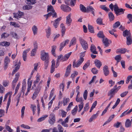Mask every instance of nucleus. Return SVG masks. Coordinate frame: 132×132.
Segmentation results:
<instances>
[{
  "label": "nucleus",
  "instance_id": "nucleus-19",
  "mask_svg": "<svg viewBox=\"0 0 132 132\" xmlns=\"http://www.w3.org/2000/svg\"><path fill=\"white\" fill-rule=\"evenodd\" d=\"M112 91L110 90L108 93V95L109 96H110L109 98V100H110L112 98L114 97V95L116 93L114 92H112Z\"/></svg>",
  "mask_w": 132,
  "mask_h": 132
},
{
  "label": "nucleus",
  "instance_id": "nucleus-54",
  "mask_svg": "<svg viewBox=\"0 0 132 132\" xmlns=\"http://www.w3.org/2000/svg\"><path fill=\"white\" fill-rule=\"evenodd\" d=\"M111 69L113 73V76L114 77H117V73L114 70L113 67H112Z\"/></svg>",
  "mask_w": 132,
  "mask_h": 132
},
{
  "label": "nucleus",
  "instance_id": "nucleus-3",
  "mask_svg": "<svg viewBox=\"0 0 132 132\" xmlns=\"http://www.w3.org/2000/svg\"><path fill=\"white\" fill-rule=\"evenodd\" d=\"M114 11L117 16L123 14L125 9L122 8L119 9L117 3H115L114 6Z\"/></svg>",
  "mask_w": 132,
  "mask_h": 132
},
{
  "label": "nucleus",
  "instance_id": "nucleus-52",
  "mask_svg": "<svg viewBox=\"0 0 132 132\" xmlns=\"http://www.w3.org/2000/svg\"><path fill=\"white\" fill-rule=\"evenodd\" d=\"M89 108V103H86L84 108V111H87L88 109Z\"/></svg>",
  "mask_w": 132,
  "mask_h": 132
},
{
  "label": "nucleus",
  "instance_id": "nucleus-1",
  "mask_svg": "<svg viewBox=\"0 0 132 132\" xmlns=\"http://www.w3.org/2000/svg\"><path fill=\"white\" fill-rule=\"evenodd\" d=\"M40 58L43 61H45V65L47 66L48 65L49 57L48 53L45 52L44 51H42L41 52Z\"/></svg>",
  "mask_w": 132,
  "mask_h": 132
},
{
  "label": "nucleus",
  "instance_id": "nucleus-32",
  "mask_svg": "<svg viewBox=\"0 0 132 132\" xmlns=\"http://www.w3.org/2000/svg\"><path fill=\"white\" fill-rule=\"evenodd\" d=\"M48 116L47 115H45L43 116L42 117L39 118L37 120V121L38 122H40L43 120H44Z\"/></svg>",
  "mask_w": 132,
  "mask_h": 132
},
{
  "label": "nucleus",
  "instance_id": "nucleus-50",
  "mask_svg": "<svg viewBox=\"0 0 132 132\" xmlns=\"http://www.w3.org/2000/svg\"><path fill=\"white\" fill-rule=\"evenodd\" d=\"M121 122H117V123H115L113 125V126L116 128L119 127L120 126H121Z\"/></svg>",
  "mask_w": 132,
  "mask_h": 132
},
{
  "label": "nucleus",
  "instance_id": "nucleus-46",
  "mask_svg": "<svg viewBox=\"0 0 132 132\" xmlns=\"http://www.w3.org/2000/svg\"><path fill=\"white\" fill-rule=\"evenodd\" d=\"M97 23L99 25L102 24V19L101 18H98L96 20Z\"/></svg>",
  "mask_w": 132,
  "mask_h": 132
},
{
  "label": "nucleus",
  "instance_id": "nucleus-51",
  "mask_svg": "<svg viewBox=\"0 0 132 132\" xmlns=\"http://www.w3.org/2000/svg\"><path fill=\"white\" fill-rule=\"evenodd\" d=\"M71 67H67V77L70 73L71 71Z\"/></svg>",
  "mask_w": 132,
  "mask_h": 132
},
{
  "label": "nucleus",
  "instance_id": "nucleus-26",
  "mask_svg": "<svg viewBox=\"0 0 132 132\" xmlns=\"http://www.w3.org/2000/svg\"><path fill=\"white\" fill-rule=\"evenodd\" d=\"M131 35L130 32L127 29L123 31V35L124 37H128L129 36V35Z\"/></svg>",
  "mask_w": 132,
  "mask_h": 132
},
{
  "label": "nucleus",
  "instance_id": "nucleus-27",
  "mask_svg": "<svg viewBox=\"0 0 132 132\" xmlns=\"http://www.w3.org/2000/svg\"><path fill=\"white\" fill-rule=\"evenodd\" d=\"M46 36L47 38H49L51 34V28L50 27H48L46 30Z\"/></svg>",
  "mask_w": 132,
  "mask_h": 132
},
{
  "label": "nucleus",
  "instance_id": "nucleus-17",
  "mask_svg": "<svg viewBox=\"0 0 132 132\" xmlns=\"http://www.w3.org/2000/svg\"><path fill=\"white\" fill-rule=\"evenodd\" d=\"M56 47V46L55 45H53L51 47L52 50L51 52L52 54L55 57H57V55L55 53Z\"/></svg>",
  "mask_w": 132,
  "mask_h": 132
},
{
  "label": "nucleus",
  "instance_id": "nucleus-13",
  "mask_svg": "<svg viewBox=\"0 0 132 132\" xmlns=\"http://www.w3.org/2000/svg\"><path fill=\"white\" fill-rule=\"evenodd\" d=\"M96 47L93 44L91 45L90 46V50L91 52H92L93 53L96 54H97L98 53L97 51H96Z\"/></svg>",
  "mask_w": 132,
  "mask_h": 132
},
{
  "label": "nucleus",
  "instance_id": "nucleus-12",
  "mask_svg": "<svg viewBox=\"0 0 132 132\" xmlns=\"http://www.w3.org/2000/svg\"><path fill=\"white\" fill-rule=\"evenodd\" d=\"M126 44L127 45H131L132 43V40L131 35H129V36L127 37Z\"/></svg>",
  "mask_w": 132,
  "mask_h": 132
},
{
  "label": "nucleus",
  "instance_id": "nucleus-28",
  "mask_svg": "<svg viewBox=\"0 0 132 132\" xmlns=\"http://www.w3.org/2000/svg\"><path fill=\"white\" fill-rule=\"evenodd\" d=\"M131 121L129 119H127L125 122V126L127 128L130 127L131 125Z\"/></svg>",
  "mask_w": 132,
  "mask_h": 132
},
{
  "label": "nucleus",
  "instance_id": "nucleus-62",
  "mask_svg": "<svg viewBox=\"0 0 132 132\" xmlns=\"http://www.w3.org/2000/svg\"><path fill=\"white\" fill-rule=\"evenodd\" d=\"M73 105V102H71L69 104V105L68 106L67 108V111H69L71 109V107Z\"/></svg>",
  "mask_w": 132,
  "mask_h": 132
},
{
  "label": "nucleus",
  "instance_id": "nucleus-45",
  "mask_svg": "<svg viewBox=\"0 0 132 132\" xmlns=\"http://www.w3.org/2000/svg\"><path fill=\"white\" fill-rule=\"evenodd\" d=\"M121 59V56L120 55H116L115 57V59L117 61V63L115 65H117V64L118 62H120V60Z\"/></svg>",
  "mask_w": 132,
  "mask_h": 132
},
{
  "label": "nucleus",
  "instance_id": "nucleus-7",
  "mask_svg": "<svg viewBox=\"0 0 132 132\" xmlns=\"http://www.w3.org/2000/svg\"><path fill=\"white\" fill-rule=\"evenodd\" d=\"M36 79L33 82V85L32 86V89H35V88H36V85L40 80V76L38 75H37L36 77Z\"/></svg>",
  "mask_w": 132,
  "mask_h": 132
},
{
  "label": "nucleus",
  "instance_id": "nucleus-60",
  "mask_svg": "<svg viewBox=\"0 0 132 132\" xmlns=\"http://www.w3.org/2000/svg\"><path fill=\"white\" fill-rule=\"evenodd\" d=\"M127 18L132 23V14H128L127 15Z\"/></svg>",
  "mask_w": 132,
  "mask_h": 132
},
{
  "label": "nucleus",
  "instance_id": "nucleus-43",
  "mask_svg": "<svg viewBox=\"0 0 132 132\" xmlns=\"http://www.w3.org/2000/svg\"><path fill=\"white\" fill-rule=\"evenodd\" d=\"M100 7L102 9L105 11H109L110 10L106 7L105 5H102L100 6Z\"/></svg>",
  "mask_w": 132,
  "mask_h": 132
},
{
  "label": "nucleus",
  "instance_id": "nucleus-34",
  "mask_svg": "<svg viewBox=\"0 0 132 132\" xmlns=\"http://www.w3.org/2000/svg\"><path fill=\"white\" fill-rule=\"evenodd\" d=\"M10 44V43L9 42H3L0 43V44L1 45L3 46H8Z\"/></svg>",
  "mask_w": 132,
  "mask_h": 132
},
{
  "label": "nucleus",
  "instance_id": "nucleus-29",
  "mask_svg": "<svg viewBox=\"0 0 132 132\" xmlns=\"http://www.w3.org/2000/svg\"><path fill=\"white\" fill-rule=\"evenodd\" d=\"M21 96V94L20 93L19 94H18V95L17 96V97H16L15 99V101H17V103L16 104V106H17L18 103L19 102L20 100V97Z\"/></svg>",
  "mask_w": 132,
  "mask_h": 132
},
{
  "label": "nucleus",
  "instance_id": "nucleus-10",
  "mask_svg": "<svg viewBox=\"0 0 132 132\" xmlns=\"http://www.w3.org/2000/svg\"><path fill=\"white\" fill-rule=\"evenodd\" d=\"M30 50V48L26 49L22 53V58L23 60L24 61H26L27 60V53Z\"/></svg>",
  "mask_w": 132,
  "mask_h": 132
},
{
  "label": "nucleus",
  "instance_id": "nucleus-22",
  "mask_svg": "<svg viewBox=\"0 0 132 132\" xmlns=\"http://www.w3.org/2000/svg\"><path fill=\"white\" fill-rule=\"evenodd\" d=\"M38 29L37 26L35 25L32 27V29L34 35H36L37 34Z\"/></svg>",
  "mask_w": 132,
  "mask_h": 132
},
{
  "label": "nucleus",
  "instance_id": "nucleus-15",
  "mask_svg": "<svg viewBox=\"0 0 132 132\" xmlns=\"http://www.w3.org/2000/svg\"><path fill=\"white\" fill-rule=\"evenodd\" d=\"M127 51V49L125 48H121L117 49L116 51L117 53H121V54L125 53Z\"/></svg>",
  "mask_w": 132,
  "mask_h": 132
},
{
  "label": "nucleus",
  "instance_id": "nucleus-14",
  "mask_svg": "<svg viewBox=\"0 0 132 132\" xmlns=\"http://www.w3.org/2000/svg\"><path fill=\"white\" fill-rule=\"evenodd\" d=\"M61 28V32L62 33V36H63L64 35L65 32V28L64 24H61L60 25Z\"/></svg>",
  "mask_w": 132,
  "mask_h": 132
},
{
  "label": "nucleus",
  "instance_id": "nucleus-4",
  "mask_svg": "<svg viewBox=\"0 0 132 132\" xmlns=\"http://www.w3.org/2000/svg\"><path fill=\"white\" fill-rule=\"evenodd\" d=\"M80 43L84 50H87L88 48V45L87 42L82 39H81L79 40Z\"/></svg>",
  "mask_w": 132,
  "mask_h": 132
},
{
  "label": "nucleus",
  "instance_id": "nucleus-37",
  "mask_svg": "<svg viewBox=\"0 0 132 132\" xmlns=\"http://www.w3.org/2000/svg\"><path fill=\"white\" fill-rule=\"evenodd\" d=\"M10 25L15 28H19L20 26V25L19 24L14 22H10Z\"/></svg>",
  "mask_w": 132,
  "mask_h": 132
},
{
  "label": "nucleus",
  "instance_id": "nucleus-9",
  "mask_svg": "<svg viewBox=\"0 0 132 132\" xmlns=\"http://www.w3.org/2000/svg\"><path fill=\"white\" fill-rule=\"evenodd\" d=\"M95 10L91 6H87L86 8V13H88L91 12L94 16H95L94 11Z\"/></svg>",
  "mask_w": 132,
  "mask_h": 132
},
{
  "label": "nucleus",
  "instance_id": "nucleus-49",
  "mask_svg": "<svg viewBox=\"0 0 132 132\" xmlns=\"http://www.w3.org/2000/svg\"><path fill=\"white\" fill-rule=\"evenodd\" d=\"M10 34L14 38L16 39L18 38V36L16 33L14 32H10Z\"/></svg>",
  "mask_w": 132,
  "mask_h": 132
},
{
  "label": "nucleus",
  "instance_id": "nucleus-39",
  "mask_svg": "<svg viewBox=\"0 0 132 132\" xmlns=\"http://www.w3.org/2000/svg\"><path fill=\"white\" fill-rule=\"evenodd\" d=\"M97 101H95L93 103L89 111V112H92V110H93L94 108L96 106L97 104Z\"/></svg>",
  "mask_w": 132,
  "mask_h": 132
},
{
  "label": "nucleus",
  "instance_id": "nucleus-40",
  "mask_svg": "<svg viewBox=\"0 0 132 132\" xmlns=\"http://www.w3.org/2000/svg\"><path fill=\"white\" fill-rule=\"evenodd\" d=\"M10 34L4 32L3 33L1 36V38H5L8 37Z\"/></svg>",
  "mask_w": 132,
  "mask_h": 132
},
{
  "label": "nucleus",
  "instance_id": "nucleus-33",
  "mask_svg": "<svg viewBox=\"0 0 132 132\" xmlns=\"http://www.w3.org/2000/svg\"><path fill=\"white\" fill-rule=\"evenodd\" d=\"M94 62L96 66H101L102 65V63L99 60L96 59Z\"/></svg>",
  "mask_w": 132,
  "mask_h": 132
},
{
  "label": "nucleus",
  "instance_id": "nucleus-36",
  "mask_svg": "<svg viewBox=\"0 0 132 132\" xmlns=\"http://www.w3.org/2000/svg\"><path fill=\"white\" fill-rule=\"evenodd\" d=\"M88 29L89 31L91 33H93L94 32V27L91 25H88Z\"/></svg>",
  "mask_w": 132,
  "mask_h": 132
},
{
  "label": "nucleus",
  "instance_id": "nucleus-31",
  "mask_svg": "<svg viewBox=\"0 0 132 132\" xmlns=\"http://www.w3.org/2000/svg\"><path fill=\"white\" fill-rule=\"evenodd\" d=\"M66 43V40L64 42H63L61 43L60 46V48L59 50L60 51H61L63 48L64 47Z\"/></svg>",
  "mask_w": 132,
  "mask_h": 132
},
{
  "label": "nucleus",
  "instance_id": "nucleus-2",
  "mask_svg": "<svg viewBox=\"0 0 132 132\" xmlns=\"http://www.w3.org/2000/svg\"><path fill=\"white\" fill-rule=\"evenodd\" d=\"M43 82V81L42 80H41L38 84L36 88H35V89H34L35 90V92H34L32 97L33 99H34L36 98L42 86Z\"/></svg>",
  "mask_w": 132,
  "mask_h": 132
},
{
  "label": "nucleus",
  "instance_id": "nucleus-58",
  "mask_svg": "<svg viewBox=\"0 0 132 132\" xmlns=\"http://www.w3.org/2000/svg\"><path fill=\"white\" fill-rule=\"evenodd\" d=\"M5 111L2 109H0V118L4 116Z\"/></svg>",
  "mask_w": 132,
  "mask_h": 132
},
{
  "label": "nucleus",
  "instance_id": "nucleus-57",
  "mask_svg": "<svg viewBox=\"0 0 132 132\" xmlns=\"http://www.w3.org/2000/svg\"><path fill=\"white\" fill-rule=\"evenodd\" d=\"M19 68V67H16L13 71L12 74V75L13 76L15 72L17 71Z\"/></svg>",
  "mask_w": 132,
  "mask_h": 132
},
{
  "label": "nucleus",
  "instance_id": "nucleus-41",
  "mask_svg": "<svg viewBox=\"0 0 132 132\" xmlns=\"http://www.w3.org/2000/svg\"><path fill=\"white\" fill-rule=\"evenodd\" d=\"M97 36L98 37L100 38H103L104 37L103 32L102 31H100L97 34Z\"/></svg>",
  "mask_w": 132,
  "mask_h": 132
},
{
  "label": "nucleus",
  "instance_id": "nucleus-18",
  "mask_svg": "<svg viewBox=\"0 0 132 132\" xmlns=\"http://www.w3.org/2000/svg\"><path fill=\"white\" fill-rule=\"evenodd\" d=\"M76 43V39L75 37H73L71 40L70 43L69 45V47H70L71 46L75 44Z\"/></svg>",
  "mask_w": 132,
  "mask_h": 132
},
{
  "label": "nucleus",
  "instance_id": "nucleus-38",
  "mask_svg": "<svg viewBox=\"0 0 132 132\" xmlns=\"http://www.w3.org/2000/svg\"><path fill=\"white\" fill-rule=\"evenodd\" d=\"M97 115L95 114L92 116L89 120V121L90 122H92L94 119H95L97 118Z\"/></svg>",
  "mask_w": 132,
  "mask_h": 132
},
{
  "label": "nucleus",
  "instance_id": "nucleus-53",
  "mask_svg": "<svg viewBox=\"0 0 132 132\" xmlns=\"http://www.w3.org/2000/svg\"><path fill=\"white\" fill-rule=\"evenodd\" d=\"M9 83V81L4 80L3 81V84L5 87H6L8 86Z\"/></svg>",
  "mask_w": 132,
  "mask_h": 132
},
{
  "label": "nucleus",
  "instance_id": "nucleus-61",
  "mask_svg": "<svg viewBox=\"0 0 132 132\" xmlns=\"http://www.w3.org/2000/svg\"><path fill=\"white\" fill-rule=\"evenodd\" d=\"M36 106L35 105H34L32 104L31 105V108L32 109L33 111V114L34 115L35 114V111L36 110Z\"/></svg>",
  "mask_w": 132,
  "mask_h": 132
},
{
  "label": "nucleus",
  "instance_id": "nucleus-44",
  "mask_svg": "<svg viewBox=\"0 0 132 132\" xmlns=\"http://www.w3.org/2000/svg\"><path fill=\"white\" fill-rule=\"evenodd\" d=\"M120 22L118 21L116 22L113 25V28H116L118 27L120 25Z\"/></svg>",
  "mask_w": 132,
  "mask_h": 132
},
{
  "label": "nucleus",
  "instance_id": "nucleus-24",
  "mask_svg": "<svg viewBox=\"0 0 132 132\" xmlns=\"http://www.w3.org/2000/svg\"><path fill=\"white\" fill-rule=\"evenodd\" d=\"M76 0H71L70 3L67 2V5H70L71 6L73 7L75 5V4L76 3Z\"/></svg>",
  "mask_w": 132,
  "mask_h": 132
},
{
  "label": "nucleus",
  "instance_id": "nucleus-55",
  "mask_svg": "<svg viewBox=\"0 0 132 132\" xmlns=\"http://www.w3.org/2000/svg\"><path fill=\"white\" fill-rule=\"evenodd\" d=\"M78 72L77 71H74V72L71 74V77L72 78H74L78 75Z\"/></svg>",
  "mask_w": 132,
  "mask_h": 132
},
{
  "label": "nucleus",
  "instance_id": "nucleus-25",
  "mask_svg": "<svg viewBox=\"0 0 132 132\" xmlns=\"http://www.w3.org/2000/svg\"><path fill=\"white\" fill-rule=\"evenodd\" d=\"M11 95H9V99L8 100L7 105L6 106V113H7L8 109L9 107L10 104L11 102Z\"/></svg>",
  "mask_w": 132,
  "mask_h": 132
},
{
  "label": "nucleus",
  "instance_id": "nucleus-23",
  "mask_svg": "<svg viewBox=\"0 0 132 132\" xmlns=\"http://www.w3.org/2000/svg\"><path fill=\"white\" fill-rule=\"evenodd\" d=\"M108 16L110 21H112L114 20V17L112 12H109L108 14Z\"/></svg>",
  "mask_w": 132,
  "mask_h": 132
},
{
  "label": "nucleus",
  "instance_id": "nucleus-5",
  "mask_svg": "<svg viewBox=\"0 0 132 132\" xmlns=\"http://www.w3.org/2000/svg\"><path fill=\"white\" fill-rule=\"evenodd\" d=\"M13 15L14 17L15 18L19 20L24 15V13L23 12L19 11L17 13H14Z\"/></svg>",
  "mask_w": 132,
  "mask_h": 132
},
{
  "label": "nucleus",
  "instance_id": "nucleus-56",
  "mask_svg": "<svg viewBox=\"0 0 132 132\" xmlns=\"http://www.w3.org/2000/svg\"><path fill=\"white\" fill-rule=\"evenodd\" d=\"M5 90V88L1 84H0V93H4Z\"/></svg>",
  "mask_w": 132,
  "mask_h": 132
},
{
  "label": "nucleus",
  "instance_id": "nucleus-48",
  "mask_svg": "<svg viewBox=\"0 0 132 132\" xmlns=\"http://www.w3.org/2000/svg\"><path fill=\"white\" fill-rule=\"evenodd\" d=\"M91 71L92 73L94 75L97 74L98 72V70L95 68H94L92 69Z\"/></svg>",
  "mask_w": 132,
  "mask_h": 132
},
{
  "label": "nucleus",
  "instance_id": "nucleus-11",
  "mask_svg": "<svg viewBox=\"0 0 132 132\" xmlns=\"http://www.w3.org/2000/svg\"><path fill=\"white\" fill-rule=\"evenodd\" d=\"M104 74L105 76H108L109 74V71L108 67H104L103 68Z\"/></svg>",
  "mask_w": 132,
  "mask_h": 132
},
{
  "label": "nucleus",
  "instance_id": "nucleus-16",
  "mask_svg": "<svg viewBox=\"0 0 132 132\" xmlns=\"http://www.w3.org/2000/svg\"><path fill=\"white\" fill-rule=\"evenodd\" d=\"M71 14L70 13L67 16V24H69V26L70 25L72 21V20L71 18Z\"/></svg>",
  "mask_w": 132,
  "mask_h": 132
},
{
  "label": "nucleus",
  "instance_id": "nucleus-20",
  "mask_svg": "<svg viewBox=\"0 0 132 132\" xmlns=\"http://www.w3.org/2000/svg\"><path fill=\"white\" fill-rule=\"evenodd\" d=\"M10 62V59L7 56H6L4 60V64L5 66L8 65Z\"/></svg>",
  "mask_w": 132,
  "mask_h": 132
},
{
  "label": "nucleus",
  "instance_id": "nucleus-64",
  "mask_svg": "<svg viewBox=\"0 0 132 132\" xmlns=\"http://www.w3.org/2000/svg\"><path fill=\"white\" fill-rule=\"evenodd\" d=\"M61 9L64 12L66 11V6L64 4L62 5L61 6Z\"/></svg>",
  "mask_w": 132,
  "mask_h": 132
},
{
  "label": "nucleus",
  "instance_id": "nucleus-59",
  "mask_svg": "<svg viewBox=\"0 0 132 132\" xmlns=\"http://www.w3.org/2000/svg\"><path fill=\"white\" fill-rule=\"evenodd\" d=\"M88 92L87 90H85L83 94V97L85 100L87 99V96Z\"/></svg>",
  "mask_w": 132,
  "mask_h": 132
},
{
  "label": "nucleus",
  "instance_id": "nucleus-42",
  "mask_svg": "<svg viewBox=\"0 0 132 132\" xmlns=\"http://www.w3.org/2000/svg\"><path fill=\"white\" fill-rule=\"evenodd\" d=\"M47 9V11L48 12L49 11H51L52 12H54V9L53 7L51 5L48 6Z\"/></svg>",
  "mask_w": 132,
  "mask_h": 132
},
{
  "label": "nucleus",
  "instance_id": "nucleus-35",
  "mask_svg": "<svg viewBox=\"0 0 132 132\" xmlns=\"http://www.w3.org/2000/svg\"><path fill=\"white\" fill-rule=\"evenodd\" d=\"M32 7V6L30 5H28L23 6V9L24 10H29L31 9Z\"/></svg>",
  "mask_w": 132,
  "mask_h": 132
},
{
  "label": "nucleus",
  "instance_id": "nucleus-47",
  "mask_svg": "<svg viewBox=\"0 0 132 132\" xmlns=\"http://www.w3.org/2000/svg\"><path fill=\"white\" fill-rule=\"evenodd\" d=\"M5 129L9 132H13V130L11 129V128L9 126L5 125Z\"/></svg>",
  "mask_w": 132,
  "mask_h": 132
},
{
  "label": "nucleus",
  "instance_id": "nucleus-21",
  "mask_svg": "<svg viewBox=\"0 0 132 132\" xmlns=\"http://www.w3.org/2000/svg\"><path fill=\"white\" fill-rule=\"evenodd\" d=\"M102 41L104 45V48H105L109 46V43L108 42V40L107 38L105 39L104 38H103Z\"/></svg>",
  "mask_w": 132,
  "mask_h": 132
},
{
  "label": "nucleus",
  "instance_id": "nucleus-63",
  "mask_svg": "<svg viewBox=\"0 0 132 132\" xmlns=\"http://www.w3.org/2000/svg\"><path fill=\"white\" fill-rule=\"evenodd\" d=\"M49 119H51L55 120V115L53 113H51L50 115Z\"/></svg>",
  "mask_w": 132,
  "mask_h": 132
},
{
  "label": "nucleus",
  "instance_id": "nucleus-6",
  "mask_svg": "<svg viewBox=\"0 0 132 132\" xmlns=\"http://www.w3.org/2000/svg\"><path fill=\"white\" fill-rule=\"evenodd\" d=\"M19 76V74L18 73H16L15 75V78L13 81L12 83V87L13 89L15 88L16 83L18 80Z\"/></svg>",
  "mask_w": 132,
  "mask_h": 132
},
{
  "label": "nucleus",
  "instance_id": "nucleus-8",
  "mask_svg": "<svg viewBox=\"0 0 132 132\" xmlns=\"http://www.w3.org/2000/svg\"><path fill=\"white\" fill-rule=\"evenodd\" d=\"M84 60V59L83 57L80 58V59L77 62V64L76 65V60H74L73 62V66H77L78 65H80Z\"/></svg>",
  "mask_w": 132,
  "mask_h": 132
},
{
  "label": "nucleus",
  "instance_id": "nucleus-30",
  "mask_svg": "<svg viewBox=\"0 0 132 132\" xmlns=\"http://www.w3.org/2000/svg\"><path fill=\"white\" fill-rule=\"evenodd\" d=\"M80 10L82 12L86 13V9L83 5L80 4Z\"/></svg>",
  "mask_w": 132,
  "mask_h": 132
}]
</instances>
